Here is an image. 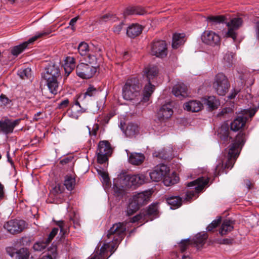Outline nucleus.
<instances>
[{
    "label": "nucleus",
    "instance_id": "6ab92c4d",
    "mask_svg": "<svg viewBox=\"0 0 259 259\" xmlns=\"http://www.w3.org/2000/svg\"><path fill=\"white\" fill-rule=\"evenodd\" d=\"M172 93L176 97L181 99L188 95L187 87L182 83L175 85L172 89Z\"/></svg>",
    "mask_w": 259,
    "mask_h": 259
},
{
    "label": "nucleus",
    "instance_id": "4c0bfd02",
    "mask_svg": "<svg viewBox=\"0 0 259 259\" xmlns=\"http://www.w3.org/2000/svg\"><path fill=\"white\" fill-rule=\"evenodd\" d=\"M26 225L25 221L20 219H14L8 221L4 227H25Z\"/></svg>",
    "mask_w": 259,
    "mask_h": 259
},
{
    "label": "nucleus",
    "instance_id": "f3484780",
    "mask_svg": "<svg viewBox=\"0 0 259 259\" xmlns=\"http://www.w3.org/2000/svg\"><path fill=\"white\" fill-rule=\"evenodd\" d=\"M125 228H110L107 237L115 242L120 241L124 236Z\"/></svg>",
    "mask_w": 259,
    "mask_h": 259
},
{
    "label": "nucleus",
    "instance_id": "6e6552de",
    "mask_svg": "<svg viewBox=\"0 0 259 259\" xmlns=\"http://www.w3.org/2000/svg\"><path fill=\"white\" fill-rule=\"evenodd\" d=\"M213 89L220 96H224L228 92L230 84L227 77L222 73L217 74L214 78Z\"/></svg>",
    "mask_w": 259,
    "mask_h": 259
},
{
    "label": "nucleus",
    "instance_id": "e2e57ef3",
    "mask_svg": "<svg viewBox=\"0 0 259 259\" xmlns=\"http://www.w3.org/2000/svg\"><path fill=\"white\" fill-rule=\"evenodd\" d=\"M123 25L124 23L123 22H120L118 24L114 25L113 28V32L115 33L119 34L122 30Z\"/></svg>",
    "mask_w": 259,
    "mask_h": 259
},
{
    "label": "nucleus",
    "instance_id": "6e6d98bb",
    "mask_svg": "<svg viewBox=\"0 0 259 259\" xmlns=\"http://www.w3.org/2000/svg\"><path fill=\"white\" fill-rule=\"evenodd\" d=\"M153 155L163 159H167L168 158V155L166 153L164 150L159 152H155L153 153Z\"/></svg>",
    "mask_w": 259,
    "mask_h": 259
},
{
    "label": "nucleus",
    "instance_id": "8fccbe9b",
    "mask_svg": "<svg viewBox=\"0 0 259 259\" xmlns=\"http://www.w3.org/2000/svg\"><path fill=\"white\" fill-rule=\"evenodd\" d=\"M192 243V241L189 239L182 240L179 244V248L181 252H183L186 250Z\"/></svg>",
    "mask_w": 259,
    "mask_h": 259
},
{
    "label": "nucleus",
    "instance_id": "a211bd4d",
    "mask_svg": "<svg viewBox=\"0 0 259 259\" xmlns=\"http://www.w3.org/2000/svg\"><path fill=\"white\" fill-rule=\"evenodd\" d=\"M58 231L57 228H54L52 232L50 233L46 242H36L33 246V248L35 251H41L46 248L48 243H49L53 238L56 236Z\"/></svg>",
    "mask_w": 259,
    "mask_h": 259
},
{
    "label": "nucleus",
    "instance_id": "423d86ee",
    "mask_svg": "<svg viewBox=\"0 0 259 259\" xmlns=\"http://www.w3.org/2000/svg\"><path fill=\"white\" fill-rule=\"evenodd\" d=\"M145 73L148 82L145 85L142 100L147 102L155 89L154 85L151 84V81L156 76L158 73L157 68L155 66L148 67L146 68Z\"/></svg>",
    "mask_w": 259,
    "mask_h": 259
},
{
    "label": "nucleus",
    "instance_id": "5fc2aeb1",
    "mask_svg": "<svg viewBox=\"0 0 259 259\" xmlns=\"http://www.w3.org/2000/svg\"><path fill=\"white\" fill-rule=\"evenodd\" d=\"M11 101L6 97V95L2 94L0 96V105L2 107H5L10 104Z\"/></svg>",
    "mask_w": 259,
    "mask_h": 259
},
{
    "label": "nucleus",
    "instance_id": "4d7b16f0",
    "mask_svg": "<svg viewBox=\"0 0 259 259\" xmlns=\"http://www.w3.org/2000/svg\"><path fill=\"white\" fill-rule=\"evenodd\" d=\"M87 61L89 63V65L95 66L97 64V58L94 55H92L90 54L87 59Z\"/></svg>",
    "mask_w": 259,
    "mask_h": 259
},
{
    "label": "nucleus",
    "instance_id": "de8ad7c7",
    "mask_svg": "<svg viewBox=\"0 0 259 259\" xmlns=\"http://www.w3.org/2000/svg\"><path fill=\"white\" fill-rule=\"evenodd\" d=\"M78 50L81 56H85L89 51V46L86 42H81L78 46Z\"/></svg>",
    "mask_w": 259,
    "mask_h": 259
},
{
    "label": "nucleus",
    "instance_id": "7ed1b4c3",
    "mask_svg": "<svg viewBox=\"0 0 259 259\" xmlns=\"http://www.w3.org/2000/svg\"><path fill=\"white\" fill-rule=\"evenodd\" d=\"M148 175L152 181L159 182L163 179V182L166 186L174 185L179 181V178L174 172L171 174L169 168L165 164L157 165Z\"/></svg>",
    "mask_w": 259,
    "mask_h": 259
},
{
    "label": "nucleus",
    "instance_id": "2eb2a0df",
    "mask_svg": "<svg viewBox=\"0 0 259 259\" xmlns=\"http://www.w3.org/2000/svg\"><path fill=\"white\" fill-rule=\"evenodd\" d=\"M145 212L142 211L139 214L128 219L125 222L113 224L112 227H124L128 225L129 223H137V225L142 226L149 221V219L147 218Z\"/></svg>",
    "mask_w": 259,
    "mask_h": 259
},
{
    "label": "nucleus",
    "instance_id": "f03ea898",
    "mask_svg": "<svg viewBox=\"0 0 259 259\" xmlns=\"http://www.w3.org/2000/svg\"><path fill=\"white\" fill-rule=\"evenodd\" d=\"M59 64L51 63L42 73V78L46 80L51 94L56 95L59 89V79L61 78Z\"/></svg>",
    "mask_w": 259,
    "mask_h": 259
},
{
    "label": "nucleus",
    "instance_id": "412c9836",
    "mask_svg": "<svg viewBox=\"0 0 259 259\" xmlns=\"http://www.w3.org/2000/svg\"><path fill=\"white\" fill-rule=\"evenodd\" d=\"M143 27L138 24H133L129 26L126 30L127 35L131 38H135L142 32Z\"/></svg>",
    "mask_w": 259,
    "mask_h": 259
},
{
    "label": "nucleus",
    "instance_id": "338daca9",
    "mask_svg": "<svg viewBox=\"0 0 259 259\" xmlns=\"http://www.w3.org/2000/svg\"><path fill=\"white\" fill-rule=\"evenodd\" d=\"M5 197L4 186L0 183V200Z\"/></svg>",
    "mask_w": 259,
    "mask_h": 259
},
{
    "label": "nucleus",
    "instance_id": "9b49d317",
    "mask_svg": "<svg viewBox=\"0 0 259 259\" xmlns=\"http://www.w3.org/2000/svg\"><path fill=\"white\" fill-rule=\"evenodd\" d=\"M151 54L157 57L163 58L167 54V45L165 41H154L151 45Z\"/></svg>",
    "mask_w": 259,
    "mask_h": 259
},
{
    "label": "nucleus",
    "instance_id": "052dcab7",
    "mask_svg": "<svg viewBox=\"0 0 259 259\" xmlns=\"http://www.w3.org/2000/svg\"><path fill=\"white\" fill-rule=\"evenodd\" d=\"M88 129L89 131L90 135L91 136H96L97 135V132L98 131L99 128V126L98 124H97V123L94 124V125L93 126L92 131H91L90 127H89V126H88Z\"/></svg>",
    "mask_w": 259,
    "mask_h": 259
},
{
    "label": "nucleus",
    "instance_id": "ddd939ff",
    "mask_svg": "<svg viewBox=\"0 0 259 259\" xmlns=\"http://www.w3.org/2000/svg\"><path fill=\"white\" fill-rule=\"evenodd\" d=\"M21 119L13 120L7 117H3L0 120V130L5 134H10L13 132L15 127L19 124Z\"/></svg>",
    "mask_w": 259,
    "mask_h": 259
},
{
    "label": "nucleus",
    "instance_id": "aec40b11",
    "mask_svg": "<svg viewBox=\"0 0 259 259\" xmlns=\"http://www.w3.org/2000/svg\"><path fill=\"white\" fill-rule=\"evenodd\" d=\"M148 182V178L144 174L131 175V187L141 185Z\"/></svg>",
    "mask_w": 259,
    "mask_h": 259
},
{
    "label": "nucleus",
    "instance_id": "774afa93",
    "mask_svg": "<svg viewBox=\"0 0 259 259\" xmlns=\"http://www.w3.org/2000/svg\"><path fill=\"white\" fill-rule=\"evenodd\" d=\"M78 17H74L73 18H72L70 21V22H69V25L70 26H71L72 27H73L75 24L76 23V21H77V20L78 19ZM72 29H73V28H72Z\"/></svg>",
    "mask_w": 259,
    "mask_h": 259
},
{
    "label": "nucleus",
    "instance_id": "dca6fc26",
    "mask_svg": "<svg viewBox=\"0 0 259 259\" xmlns=\"http://www.w3.org/2000/svg\"><path fill=\"white\" fill-rule=\"evenodd\" d=\"M201 40L205 44L215 46L220 44V37L212 31L206 30L201 35Z\"/></svg>",
    "mask_w": 259,
    "mask_h": 259
},
{
    "label": "nucleus",
    "instance_id": "0eeeda50",
    "mask_svg": "<svg viewBox=\"0 0 259 259\" xmlns=\"http://www.w3.org/2000/svg\"><path fill=\"white\" fill-rule=\"evenodd\" d=\"M131 187V175H130L120 174L114 180L113 188L114 192L118 196L123 195L125 190Z\"/></svg>",
    "mask_w": 259,
    "mask_h": 259
},
{
    "label": "nucleus",
    "instance_id": "a878e982",
    "mask_svg": "<svg viewBox=\"0 0 259 259\" xmlns=\"http://www.w3.org/2000/svg\"><path fill=\"white\" fill-rule=\"evenodd\" d=\"M149 196L147 192H141L134 196V200L140 206L146 204L149 200Z\"/></svg>",
    "mask_w": 259,
    "mask_h": 259
},
{
    "label": "nucleus",
    "instance_id": "79ce46f5",
    "mask_svg": "<svg viewBox=\"0 0 259 259\" xmlns=\"http://www.w3.org/2000/svg\"><path fill=\"white\" fill-rule=\"evenodd\" d=\"M103 247H105V248L104 249V252L105 253H104V254L103 255L102 258L103 259H107L109 256H111V254H112V253H111V254H110L109 255H108V250L110 249V245L109 243H105L101 247V248H102ZM101 249H100V251H96V252H95L94 254L93 255V256H91V257L90 258H92V257H93L94 256V255H95L96 254H97L98 255L97 258L98 257H101Z\"/></svg>",
    "mask_w": 259,
    "mask_h": 259
},
{
    "label": "nucleus",
    "instance_id": "58836bf2",
    "mask_svg": "<svg viewBox=\"0 0 259 259\" xmlns=\"http://www.w3.org/2000/svg\"><path fill=\"white\" fill-rule=\"evenodd\" d=\"M97 93V89L93 86L90 85L87 90L86 92L80 94L79 96V99H84L88 97H93L96 95Z\"/></svg>",
    "mask_w": 259,
    "mask_h": 259
},
{
    "label": "nucleus",
    "instance_id": "ea45409f",
    "mask_svg": "<svg viewBox=\"0 0 259 259\" xmlns=\"http://www.w3.org/2000/svg\"><path fill=\"white\" fill-rule=\"evenodd\" d=\"M225 17L222 15L210 16L206 18V20L212 25L223 23L225 21Z\"/></svg>",
    "mask_w": 259,
    "mask_h": 259
},
{
    "label": "nucleus",
    "instance_id": "20e7f679",
    "mask_svg": "<svg viewBox=\"0 0 259 259\" xmlns=\"http://www.w3.org/2000/svg\"><path fill=\"white\" fill-rule=\"evenodd\" d=\"M141 83L137 78L128 79L122 88V96L126 100L143 101V97H141ZM143 97V95L142 96Z\"/></svg>",
    "mask_w": 259,
    "mask_h": 259
},
{
    "label": "nucleus",
    "instance_id": "473e14b6",
    "mask_svg": "<svg viewBox=\"0 0 259 259\" xmlns=\"http://www.w3.org/2000/svg\"><path fill=\"white\" fill-rule=\"evenodd\" d=\"M184 34L183 33L174 34L172 43V47L174 49H177L184 44Z\"/></svg>",
    "mask_w": 259,
    "mask_h": 259
},
{
    "label": "nucleus",
    "instance_id": "cd10ccee",
    "mask_svg": "<svg viewBox=\"0 0 259 259\" xmlns=\"http://www.w3.org/2000/svg\"><path fill=\"white\" fill-rule=\"evenodd\" d=\"M158 203H154L150 205L147 210H143L146 215V218L149 219V221L152 220V216H156L158 213Z\"/></svg>",
    "mask_w": 259,
    "mask_h": 259
},
{
    "label": "nucleus",
    "instance_id": "e433bc0d",
    "mask_svg": "<svg viewBox=\"0 0 259 259\" xmlns=\"http://www.w3.org/2000/svg\"><path fill=\"white\" fill-rule=\"evenodd\" d=\"M229 130L228 125L226 124H223L218 131L219 137L224 141H227L229 138Z\"/></svg>",
    "mask_w": 259,
    "mask_h": 259
},
{
    "label": "nucleus",
    "instance_id": "9d476101",
    "mask_svg": "<svg viewBox=\"0 0 259 259\" xmlns=\"http://www.w3.org/2000/svg\"><path fill=\"white\" fill-rule=\"evenodd\" d=\"M76 71L80 77L88 79L93 77L97 72V66L81 63L77 66Z\"/></svg>",
    "mask_w": 259,
    "mask_h": 259
},
{
    "label": "nucleus",
    "instance_id": "1a4fd4ad",
    "mask_svg": "<svg viewBox=\"0 0 259 259\" xmlns=\"http://www.w3.org/2000/svg\"><path fill=\"white\" fill-rule=\"evenodd\" d=\"M110 144L107 141L99 142L97 150V161L98 163L103 164L108 160V157L112 153Z\"/></svg>",
    "mask_w": 259,
    "mask_h": 259
},
{
    "label": "nucleus",
    "instance_id": "3c124183",
    "mask_svg": "<svg viewBox=\"0 0 259 259\" xmlns=\"http://www.w3.org/2000/svg\"><path fill=\"white\" fill-rule=\"evenodd\" d=\"M31 69L29 68H26L23 70H20L18 71V74L22 79H29L31 75Z\"/></svg>",
    "mask_w": 259,
    "mask_h": 259
},
{
    "label": "nucleus",
    "instance_id": "37998d69",
    "mask_svg": "<svg viewBox=\"0 0 259 259\" xmlns=\"http://www.w3.org/2000/svg\"><path fill=\"white\" fill-rule=\"evenodd\" d=\"M103 247H105V248L104 249V252L105 253H104V254L103 255L102 258L103 259H107L109 256H111V254H112V253H111V254H110L109 255H108V250L110 249V245L109 243H105L101 247V248H102ZM101 249H100V251H96V252H95L94 254L93 255V256H91V257L90 258H92V257H93L94 256V255H95L96 254H97L98 255L97 258L98 257H101Z\"/></svg>",
    "mask_w": 259,
    "mask_h": 259
},
{
    "label": "nucleus",
    "instance_id": "5701e85b",
    "mask_svg": "<svg viewBox=\"0 0 259 259\" xmlns=\"http://www.w3.org/2000/svg\"><path fill=\"white\" fill-rule=\"evenodd\" d=\"M158 115L163 118L167 119L173 114V110L170 104L168 103L163 105L158 111Z\"/></svg>",
    "mask_w": 259,
    "mask_h": 259
},
{
    "label": "nucleus",
    "instance_id": "49530a36",
    "mask_svg": "<svg viewBox=\"0 0 259 259\" xmlns=\"http://www.w3.org/2000/svg\"><path fill=\"white\" fill-rule=\"evenodd\" d=\"M57 257V248L56 246H53L49 249L47 254L43 256L40 259H56Z\"/></svg>",
    "mask_w": 259,
    "mask_h": 259
},
{
    "label": "nucleus",
    "instance_id": "69168bd1",
    "mask_svg": "<svg viewBox=\"0 0 259 259\" xmlns=\"http://www.w3.org/2000/svg\"><path fill=\"white\" fill-rule=\"evenodd\" d=\"M69 104V100L68 99L62 101L59 104V108H63L66 107Z\"/></svg>",
    "mask_w": 259,
    "mask_h": 259
},
{
    "label": "nucleus",
    "instance_id": "4468645a",
    "mask_svg": "<svg viewBox=\"0 0 259 259\" xmlns=\"http://www.w3.org/2000/svg\"><path fill=\"white\" fill-rule=\"evenodd\" d=\"M243 23L242 19L241 18H234L231 21L227 23V26L228 27V30L226 32L225 36L226 37H231L235 40L237 37V33L235 31L238 29Z\"/></svg>",
    "mask_w": 259,
    "mask_h": 259
},
{
    "label": "nucleus",
    "instance_id": "2f4dec72",
    "mask_svg": "<svg viewBox=\"0 0 259 259\" xmlns=\"http://www.w3.org/2000/svg\"><path fill=\"white\" fill-rule=\"evenodd\" d=\"M145 13V10L140 7H130L127 8L124 12V16L126 17L128 15H143Z\"/></svg>",
    "mask_w": 259,
    "mask_h": 259
},
{
    "label": "nucleus",
    "instance_id": "bf43d9fd",
    "mask_svg": "<svg viewBox=\"0 0 259 259\" xmlns=\"http://www.w3.org/2000/svg\"><path fill=\"white\" fill-rule=\"evenodd\" d=\"M235 225V221L230 218H227L223 221L221 227H231Z\"/></svg>",
    "mask_w": 259,
    "mask_h": 259
},
{
    "label": "nucleus",
    "instance_id": "a19ab883",
    "mask_svg": "<svg viewBox=\"0 0 259 259\" xmlns=\"http://www.w3.org/2000/svg\"><path fill=\"white\" fill-rule=\"evenodd\" d=\"M103 247H105V248L104 249V252L105 253H104V254L103 255L102 258L103 259H107L109 256H111V254H112V253H111V254H110L109 255H108V250L110 249V245L109 243H105L101 247V248H102ZM101 249H100V251H96V252H95L94 254L93 255V256H91V257L90 258H92V257H93L94 256V255H95L96 254H97L98 255L97 258L98 257H101Z\"/></svg>",
    "mask_w": 259,
    "mask_h": 259
},
{
    "label": "nucleus",
    "instance_id": "f257e3e1",
    "mask_svg": "<svg viewBox=\"0 0 259 259\" xmlns=\"http://www.w3.org/2000/svg\"><path fill=\"white\" fill-rule=\"evenodd\" d=\"M245 142V136L243 133H239L236 137L233 143L231 144L228 150L227 161L225 165H224L222 160H220L216 166L214 175L219 176L224 170L227 168H231L239 154L242 147Z\"/></svg>",
    "mask_w": 259,
    "mask_h": 259
},
{
    "label": "nucleus",
    "instance_id": "39448f33",
    "mask_svg": "<svg viewBox=\"0 0 259 259\" xmlns=\"http://www.w3.org/2000/svg\"><path fill=\"white\" fill-rule=\"evenodd\" d=\"M209 179L205 177H200L197 179L188 183L187 187H194V190L187 191L185 200L187 201H191L193 199H195L198 197V194L206 186Z\"/></svg>",
    "mask_w": 259,
    "mask_h": 259
},
{
    "label": "nucleus",
    "instance_id": "0e129e2a",
    "mask_svg": "<svg viewBox=\"0 0 259 259\" xmlns=\"http://www.w3.org/2000/svg\"><path fill=\"white\" fill-rule=\"evenodd\" d=\"M232 228H220L219 230V234L221 236L225 235L231 232Z\"/></svg>",
    "mask_w": 259,
    "mask_h": 259
},
{
    "label": "nucleus",
    "instance_id": "4be33fe9",
    "mask_svg": "<svg viewBox=\"0 0 259 259\" xmlns=\"http://www.w3.org/2000/svg\"><path fill=\"white\" fill-rule=\"evenodd\" d=\"M202 104L196 100L188 102L184 105L185 110L194 112L199 111L202 108Z\"/></svg>",
    "mask_w": 259,
    "mask_h": 259
},
{
    "label": "nucleus",
    "instance_id": "c9c22d12",
    "mask_svg": "<svg viewBox=\"0 0 259 259\" xmlns=\"http://www.w3.org/2000/svg\"><path fill=\"white\" fill-rule=\"evenodd\" d=\"M76 184L75 179L74 176L67 175L65 177L64 185L68 190H72L74 189Z\"/></svg>",
    "mask_w": 259,
    "mask_h": 259
},
{
    "label": "nucleus",
    "instance_id": "864d4df0",
    "mask_svg": "<svg viewBox=\"0 0 259 259\" xmlns=\"http://www.w3.org/2000/svg\"><path fill=\"white\" fill-rule=\"evenodd\" d=\"M225 65L229 67L231 66L233 62V54L232 53H227L224 57Z\"/></svg>",
    "mask_w": 259,
    "mask_h": 259
},
{
    "label": "nucleus",
    "instance_id": "f8f14e48",
    "mask_svg": "<svg viewBox=\"0 0 259 259\" xmlns=\"http://www.w3.org/2000/svg\"><path fill=\"white\" fill-rule=\"evenodd\" d=\"M51 32V30H44L41 32L37 33L35 36L32 37L31 38L29 39V40L28 41L24 42L21 45H19L13 48L11 50L12 54L14 56H18L19 54L23 52V51L24 49H25L27 48L28 44L33 42L38 38L47 36L50 34Z\"/></svg>",
    "mask_w": 259,
    "mask_h": 259
},
{
    "label": "nucleus",
    "instance_id": "f704fd0d",
    "mask_svg": "<svg viewBox=\"0 0 259 259\" xmlns=\"http://www.w3.org/2000/svg\"><path fill=\"white\" fill-rule=\"evenodd\" d=\"M139 132V127L137 124L133 123H129L125 131V134L127 137H133Z\"/></svg>",
    "mask_w": 259,
    "mask_h": 259
},
{
    "label": "nucleus",
    "instance_id": "393cba45",
    "mask_svg": "<svg viewBox=\"0 0 259 259\" xmlns=\"http://www.w3.org/2000/svg\"><path fill=\"white\" fill-rule=\"evenodd\" d=\"M145 159L144 155L140 153H131L128 156L130 163L133 165H140Z\"/></svg>",
    "mask_w": 259,
    "mask_h": 259
},
{
    "label": "nucleus",
    "instance_id": "c756f323",
    "mask_svg": "<svg viewBox=\"0 0 259 259\" xmlns=\"http://www.w3.org/2000/svg\"><path fill=\"white\" fill-rule=\"evenodd\" d=\"M64 191L63 187L60 184H57L56 185L51 191L50 195L51 196H54L55 197V199L56 200H54V202L59 203L61 201L58 200L57 199H61L62 198V193Z\"/></svg>",
    "mask_w": 259,
    "mask_h": 259
},
{
    "label": "nucleus",
    "instance_id": "a18cd8bd",
    "mask_svg": "<svg viewBox=\"0 0 259 259\" xmlns=\"http://www.w3.org/2000/svg\"><path fill=\"white\" fill-rule=\"evenodd\" d=\"M29 252L27 248H22L16 252V259H28Z\"/></svg>",
    "mask_w": 259,
    "mask_h": 259
},
{
    "label": "nucleus",
    "instance_id": "7c9ffc66",
    "mask_svg": "<svg viewBox=\"0 0 259 259\" xmlns=\"http://www.w3.org/2000/svg\"><path fill=\"white\" fill-rule=\"evenodd\" d=\"M166 202L171 208L175 209L182 205V199L179 196H172L166 198Z\"/></svg>",
    "mask_w": 259,
    "mask_h": 259
},
{
    "label": "nucleus",
    "instance_id": "72a5a7b5",
    "mask_svg": "<svg viewBox=\"0 0 259 259\" xmlns=\"http://www.w3.org/2000/svg\"><path fill=\"white\" fill-rule=\"evenodd\" d=\"M207 238V235L206 233H198L194 239V243L199 249L204 244Z\"/></svg>",
    "mask_w": 259,
    "mask_h": 259
},
{
    "label": "nucleus",
    "instance_id": "b1692460",
    "mask_svg": "<svg viewBox=\"0 0 259 259\" xmlns=\"http://www.w3.org/2000/svg\"><path fill=\"white\" fill-rule=\"evenodd\" d=\"M65 73L68 75L75 67V61L74 58L70 56L67 57L63 64Z\"/></svg>",
    "mask_w": 259,
    "mask_h": 259
},
{
    "label": "nucleus",
    "instance_id": "603ef678",
    "mask_svg": "<svg viewBox=\"0 0 259 259\" xmlns=\"http://www.w3.org/2000/svg\"><path fill=\"white\" fill-rule=\"evenodd\" d=\"M118 20V18L115 16L111 14H107L100 18V22H106L108 21L111 22H115Z\"/></svg>",
    "mask_w": 259,
    "mask_h": 259
},
{
    "label": "nucleus",
    "instance_id": "13d9d810",
    "mask_svg": "<svg viewBox=\"0 0 259 259\" xmlns=\"http://www.w3.org/2000/svg\"><path fill=\"white\" fill-rule=\"evenodd\" d=\"M99 174L101 176L103 182L108 184L109 183V178L108 176V174L106 171H103L100 170L98 171Z\"/></svg>",
    "mask_w": 259,
    "mask_h": 259
},
{
    "label": "nucleus",
    "instance_id": "09e8293b",
    "mask_svg": "<svg viewBox=\"0 0 259 259\" xmlns=\"http://www.w3.org/2000/svg\"><path fill=\"white\" fill-rule=\"evenodd\" d=\"M206 104L211 109L213 110L217 108L218 106V102L214 96H210L208 97L206 100Z\"/></svg>",
    "mask_w": 259,
    "mask_h": 259
},
{
    "label": "nucleus",
    "instance_id": "c85d7f7f",
    "mask_svg": "<svg viewBox=\"0 0 259 259\" xmlns=\"http://www.w3.org/2000/svg\"><path fill=\"white\" fill-rule=\"evenodd\" d=\"M23 228H17L13 229V228H1L0 230V238L9 236L10 235H15L21 233Z\"/></svg>",
    "mask_w": 259,
    "mask_h": 259
},
{
    "label": "nucleus",
    "instance_id": "bb28decb",
    "mask_svg": "<svg viewBox=\"0 0 259 259\" xmlns=\"http://www.w3.org/2000/svg\"><path fill=\"white\" fill-rule=\"evenodd\" d=\"M246 118L243 116H239L231 123V130L233 131H237L241 129L245 124Z\"/></svg>",
    "mask_w": 259,
    "mask_h": 259
},
{
    "label": "nucleus",
    "instance_id": "680f3d73",
    "mask_svg": "<svg viewBox=\"0 0 259 259\" xmlns=\"http://www.w3.org/2000/svg\"><path fill=\"white\" fill-rule=\"evenodd\" d=\"M222 222V217H217V219L213 220L207 227H218Z\"/></svg>",
    "mask_w": 259,
    "mask_h": 259
},
{
    "label": "nucleus",
    "instance_id": "c03bdc74",
    "mask_svg": "<svg viewBox=\"0 0 259 259\" xmlns=\"http://www.w3.org/2000/svg\"><path fill=\"white\" fill-rule=\"evenodd\" d=\"M140 207V206L132 199L127 207L126 214L128 216L133 214L139 209Z\"/></svg>",
    "mask_w": 259,
    "mask_h": 259
}]
</instances>
